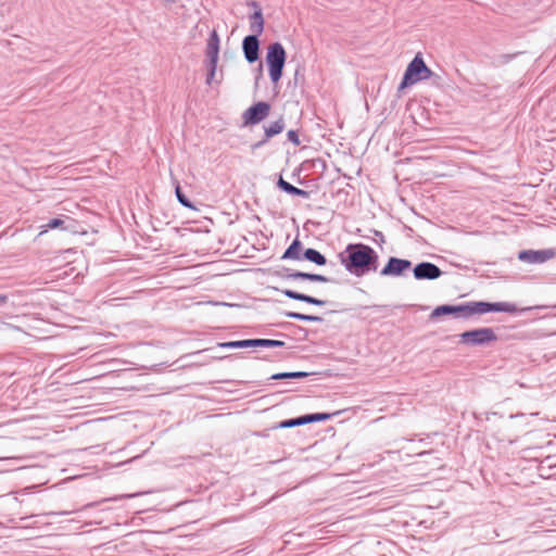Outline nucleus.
<instances>
[{"label": "nucleus", "instance_id": "2", "mask_svg": "<svg viewBox=\"0 0 556 556\" xmlns=\"http://www.w3.org/2000/svg\"><path fill=\"white\" fill-rule=\"evenodd\" d=\"M517 307L513 303L508 302H498V303H488V302H471L468 304L462 305H441L434 308L432 312L433 317H439L447 314H455L460 317H470L473 314H484L488 312H506V313H515Z\"/></svg>", "mask_w": 556, "mask_h": 556}, {"label": "nucleus", "instance_id": "27", "mask_svg": "<svg viewBox=\"0 0 556 556\" xmlns=\"http://www.w3.org/2000/svg\"><path fill=\"white\" fill-rule=\"evenodd\" d=\"M309 374L305 371H293V372H280L275 374L270 377V379L274 380H281V379H296V378H305Z\"/></svg>", "mask_w": 556, "mask_h": 556}, {"label": "nucleus", "instance_id": "5", "mask_svg": "<svg viewBox=\"0 0 556 556\" xmlns=\"http://www.w3.org/2000/svg\"><path fill=\"white\" fill-rule=\"evenodd\" d=\"M497 339L492 328H479L465 331L460 334V341L467 345H485Z\"/></svg>", "mask_w": 556, "mask_h": 556}, {"label": "nucleus", "instance_id": "22", "mask_svg": "<svg viewBox=\"0 0 556 556\" xmlns=\"http://www.w3.org/2000/svg\"><path fill=\"white\" fill-rule=\"evenodd\" d=\"M251 30L254 33L253 35H261L264 29V20L261 10L254 12L251 16Z\"/></svg>", "mask_w": 556, "mask_h": 556}, {"label": "nucleus", "instance_id": "23", "mask_svg": "<svg viewBox=\"0 0 556 556\" xmlns=\"http://www.w3.org/2000/svg\"><path fill=\"white\" fill-rule=\"evenodd\" d=\"M303 256L305 260L313 262L320 266H323L327 263L326 257L315 249H306Z\"/></svg>", "mask_w": 556, "mask_h": 556}, {"label": "nucleus", "instance_id": "18", "mask_svg": "<svg viewBox=\"0 0 556 556\" xmlns=\"http://www.w3.org/2000/svg\"><path fill=\"white\" fill-rule=\"evenodd\" d=\"M528 425V418L525 414L511 415L508 420L504 422V429L510 432H520L525 430Z\"/></svg>", "mask_w": 556, "mask_h": 556}, {"label": "nucleus", "instance_id": "29", "mask_svg": "<svg viewBox=\"0 0 556 556\" xmlns=\"http://www.w3.org/2000/svg\"><path fill=\"white\" fill-rule=\"evenodd\" d=\"M286 316L293 318V319H298V320H304V321H321L323 320V318L319 316L305 315V314L295 313V312H287Z\"/></svg>", "mask_w": 556, "mask_h": 556}, {"label": "nucleus", "instance_id": "20", "mask_svg": "<svg viewBox=\"0 0 556 556\" xmlns=\"http://www.w3.org/2000/svg\"><path fill=\"white\" fill-rule=\"evenodd\" d=\"M288 279L292 280H309V281H318V282H328L329 278L318 274H308L303 271H292L287 275Z\"/></svg>", "mask_w": 556, "mask_h": 556}, {"label": "nucleus", "instance_id": "6", "mask_svg": "<svg viewBox=\"0 0 556 556\" xmlns=\"http://www.w3.org/2000/svg\"><path fill=\"white\" fill-rule=\"evenodd\" d=\"M340 414V412H336L333 414H327V413H317V414H308L304 415L298 418L288 419L279 422L275 428H291L295 426H302L309 422L315 421H325L330 419L332 416Z\"/></svg>", "mask_w": 556, "mask_h": 556}, {"label": "nucleus", "instance_id": "36", "mask_svg": "<svg viewBox=\"0 0 556 556\" xmlns=\"http://www.w3.org/2000/svg\"><path fill=\"white\" fill-rule=\"evenodd\" d=\"M258 70H260V72H262V70H263V65L262 64H260Z\"/></svg>", "mask_w": 556, "mask_h": 556}, {"label": "nucleus", "instance_id": "25", "mask_svg": "<svg viewBox=\"0 0 556 556\" xmlns=\"http://www.w3.org/2000/svg\"><path fill=\"white\" fill-rule=\"evenodd\" d=\"M300 249H301V242L299 239H295L291 245L286 250V252L282 255V258H292V260H300Z\"/></svg>", "mask_w": 556, "mask_h": 556}, {"label": "nucleus", "instance_id": "16", "mask_svg": "<svg viewBox=\"0 0 556 556\" xmlns=\"http://www.w3.org/2000/svg\"><path fill=\"white\" fill-rule=\"evenodd\" d=\"M333 454H321L320 456H315L312 458H306V462L313 463V469L317 471V473L323 472L326 470L331 464L332 460L337 462L341 459V454H337L334 457H332Z\"/></svg>", "mask_w": 556, "mask_h": 556}, {"label": "nucleus", "instance_id": "4", "mask_svg": "<svg viewBox=\"0 0 556 556\" xmlns=\"http://www.w3.org/2000/svg\"><path fill=\"white\" fill-rule=\"evenodd\" d=\"M432 71L426 65L420 54H417L407 65L400 89L417 84L418 81L428 79L432 76Z\"/></svg>", "mask_w": 556, "mask_h": 556}, {"label": "nucleus", "instance_id": "7", "mask_svg": "<svg viewBox=\"0 0 556 556\" xmlns=\"http://www.w3.org/2000/svg\"><path fill=\"white\" fill-rule=\"evenodd\" d=\"M270 111V105L266 102H257L243 113L244 125H255L265 119Z\"/></svg>", "mask_w": 556, "mask_h": 556}, {"label": "nucleus", "instance_id": "28", "mask_svg": "<svg viewBox=\"0 0 556 556\" xmlns=\"http://www.w3.org/2000/svg\"><path fill=\"white\" fill-rule=\"evenodd\" d=\"M283 345H285V342L280 341V340L254 339V346L280 348Z\"/></svg>", "mask_w": 556, "mask_h": 556}, {"label": "nucleus", "instance_id": "14", "mask_svg": "<svg viewBox=\"0 0 556 556\" xmlns=\"http://www.w3.org/2000/svg\"><path fill=\"white\" fill-rule=\"evenodd\" d=\"M24 459L16 456L0 457V473L38 467L33 464H22Z\"/></svg>", "mask_w": 556, "mask_h": 556}, {"label": "nucleus", "instance_id": "1", "mask_svg": "<svg viewBox=\"0 0 556 556\" xmlns=\"http://www.w3.org/2000/svg\"><path fill=\"white\" fill-rule=\"evenodd\" d=\"M339 258L348 271L358 277L370 270H376L378 265L376 251L363 243H350L339 254Z\"/></svg>", "mask_w": 556, "mask_h": 556}, {"label": "nucleus", "instance_id": "11", "mask_svg": "<svg viewBox=\"0 0 556 556\" xmlns=\"http://www.w3.org/2000/svg\"><path fill=\"white\" fill-rule=\"evenodd\" d=\"M555 256V252L553 250H526L521 251L518 254V258L522 262L540 264L544 263Z\"/></svg>", "mask_w": 556, "mask_h": 556}, {"label": "nucleus", "instance_id": "34", "mask_svg": "<svg viewBox=\"0 0 556 556\" xmlns=\"http://www.w3.org/2000/svg\"><path fill=\"white\" fill-rule=\"evenodd\" d=\"M8 300V296L4 294H0V303H5Z\"/></svg>", "mask_w": 556, "mask_h": 556}, {"label": "nucleus", "instance_id": "10", "mask_svg": "<svg viewBox=\"0 0 556 556\" xmlns=\"http://www.w3.org/2000/svg\"><path fill=\"white\" fill-rule=\"evenodd\" d=\"M414 277L417 280H433L442 275V270L433 263L421 262L414 268Z\"/></svg>", "mask_w": 556, "mask_h": 556}, {"label": "nucleus", "instance_id": "13", "mask_svg": "<svg viewBox=\"0 0 556 556\" xmlns=\"http://www.w3.org/2000/svg\"><path fill=\"white\" fill-rule=\"evenodd\" d=\"M242 50L244 58L249 63L258 60L260 41L256 35H249L243 39Z\"/></svg>", "mask_w": 556, "mask_h": 556}, {"label": "nucleus", "instance_id": "31", "mask_svg": "<svg viewBox=\"0 0 556 556\" xmlns=\"http://www.w3.org/2000/svg\"><path fill=\"white\" fill-rule=\"evenodd\" d=\"M64 225V220L61 218H53L49 220L46 225L41 226L42 231L40 233L47 232L49 229L62 228Z\"/></svg>", "mask_w": 556, "mask_h": 556}, {"label": "nucleus", "instance_id": "26", "mask_svg": "<svg viewBox=\"0 0 556 556\" xmlns=\"http://www.w3.org/2000/svg\"><path fill=\"white\" fill-rule=\"evenodd\" d=\"M218 346L228 348V349L253 348L254 339L224 342V343H219Z\"/></svg>", "mask_w": 556, "mask_h": 556}, {"label": "nucleus", "instance_id": "35", "mask_svg": "<svg viewBox=\"0 0 556 556\" xmlns=\"http://www.w3.org/2000/svg\"><path fill=\"white\" fill-rule=\"evenodd\" d=\"M38 515L31 514L30 516L21 517V520H27L34 517H37Z\"/></svg>", "mask_w": 556, "mask_h": 556}, {"label": "nucleus", "instance_id": "32", "mask_svg": "<svg viewBox=\"0 0 556 556\" xmlns=\"http://www.w3.org/2000/svg\"><path fill=\"white\" fill-rule=\"evenodd\" d=\"M216 68H217V63H214V64L208 63V74H207V78H206L207 84H211V81L213 80V78L215 76Z\"/></svg>", "mask_w": 556, "mask_h": 556}, {"label": "nucleus", "instance_id": "17", "mask_svg": "<svg viewBox=\"0 0 556 556\" xmlns=\"http://www.w3.org/2000/svg\"><path fill=\"white\" fill-rule=\"evenodd\" d=\"M219 54V36L216 30H213L207 39L206 58L208 63H218Z\"/></svg>", "mask_w": 556, "mask_h": 556}, {"label": "nucleus", "instance_id": "30", "mask_svg": "<svg viewBox=\"0 0 556 556\" xmlns=\"http://www.w3.org/2000/svg\"><path fill=\"white\" fill-rule=\"evenodd\" d=\"M175 193H176L177 200L179 201V203L181 205H184L185 207H188V208H192V210L195 208L193 206V204L189 201V199L182 193L179 185L176 186Z\"/></svg>", "mask_w": 556, "mask_h": 556}, {"label": "nucleus", "instance_id": "8", "mask_svg": "<svg viewBox=\"0 0 556 556\" xmlns=\"http://www.w3.org/2000/svg\"><path fill=\"white\" fill-rule=\"evenodd\" d=\"M146 454H136L135 456L124 459V460H117L115 463H104L103 469L110 470V469H121L122 471H127L130 468L135 469H142L147 465H149L144 460Z\"/></svg>", "mask_w": 556, "mask_h": 556}, {"label": "nucleus", "instance_id": "24", "mask_svg": "<svg viewBox=\"0 0 556 556\" xmlns=\"http://www.w3.org/2000/svg\"><path fill=\"white\" fill-rule=\"evenodd\" d=\"M285 129V121L283 118H279L278 121L271 123L269 126L265 127V137L269 139L278 134H280Z\"/></svg>", "mask_w": 556, "mask_h": 556}, {"label": "nucleus", "instance_id": "15", "mask_svg": "<svg viewBox=\"0 0 556 556\" xmlns=\"http://www.w3.org/2000/svg\"><path fill=\"white\" fill-rule=\"evenodd\" d=\"M539 473L542 478L556 477V454H546V456L539 460Z\"/></svg>", "mask_w": 556, "mask_h": 556}, {"label": "nucleus", "instance_id": "12", "mask_svg": "<svg viewBox=\"0 0 556 556\" xmlns=\"http://www.w3.org/2000/svg\"><path fill=\"white\" fill-rule=\"evenodd\" d=\"M412 262L408 260L390 257L387 265L382 268V276H401L405 270L409 269Z\"/></svg>", "mask_w": 556, "mask_h": 556}, {"label": "nucleus", "instance_id": "9", "mask_svg": "<svg viewBox=\"0 0 556 556\" xmlns=\"http://www.w3.org/2000/svg\"><path fill=\"white\" fill-rule=\"evenodd\" d=\"M149 492H135V493H127V494H121V495H115V496H111V497H105V498H102L98 502H91V503H88L86 505H84L79 510H84V509H88V508H91V507H96L97 505H100L102 503H105V502H117V501H121V500H125V498H134V497H138V496H141V495H144V494H148ZM78 509H73V510H63V511H50V513H47L46 515L47 516H67L72 513H75L77 511Z\"/></svg>", "mask_w": 556, "mask_h": 556}, {"label": "nucleus", "instance_id": "19", "mask_svg": "<svg viewBox=\"0 0 556 556\" xmlns=\"http://www.w3.org/2000/svg\"><path fill=\"white\" fill-rule=\"evenodd\" d=\"M282 293L286 296H288L289 299L301 301V302H305V303H309V304H313V305L324 306L326 304V302L323 301V300H319L317 298H313L311 295H306L304 293H300V292H296V291H293V290H289V289L282 290Z\"/></svg>", "mask_w": 556, "mask_h": 556}, {"label": "nucleus", "instance_id": "3", "mask_svg": "<svg viewBox=\"0 0 556 556\" xmlns=\"http://www.w3.org/2000/svg\"><path fill=\"white\" fill-rule=\"evenodd\" d=\"M286 59L287 53L280 42H274L268 46L266 53V64L268 66L270 80L274 84H277L282 77Z\"/></svg>", "mask_w": 556, "mask_h": 556}, {"label": "nucleus", "instance_id": "21", "mask_svg": "<svg viewBox=\"0 0 556 556\" xmlns=\"http://www.w3.org/2000/svg\"><path fill=\"white\" fill-rule=\"evenodd\" d=\"M277 185H278V187L280 189H282L285 192H287L289 194L298 195V197H302V198H307L308 197V192L307 191L294 187L293 185H291L288 181L283 180L282 177L279 178Z\"/></svg>", "mask_w": 556, "mask_h": 556}, {"label": "nucleus", "instance_id": "33", "mask_svg": "<svg viewBox=\"0 0 556 556\" xmlns=\"http://www.w3.org/2000/svg\"><path fill=\"white\" fill-rule=\"evenodd\" d=\"M287 137L294 146L300 144L299 135L295 130H289Z\"/></svg>", "mask_w": 556, "mask_h": 556}]
</instances>
